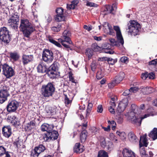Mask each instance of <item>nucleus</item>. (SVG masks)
Returning a JSON list of instances; mask_svg holds the SVG:
<instances>
[{
  "instance_id": "cd10ccee",
  "label": "nucleus",
  "mask_w": 157,
  "mask_h": 157,
  "mask_svg": "<svg viewBox=\"0 0 157 157\" xmlns=\"http://www.w3.org/2000/svg\"><path fill=\"white\" fill-rule=\"evenodd\" d=\"M149 137L154 140L157 139V128H154L148 135Z\"/></svg>"
},
{
  "instance_id": "39448f33",
  "label": "nucleus",
  "mask_w": 157,
  "mask_h": 157,
  "mask_svg": "<svg viewBox=\"0 0 157 157\" xmlns=\"http://www.w3.org/2000/svg\"><path fill=\"white\" fill-rule=\"evenodd\" d=\"M11 38L9 32L5 27L0 28V40L6 43H8L10 41Z\"/></svg>"
},
{
  "instance_id": "052dcab7",
  "label": "nucleus",
  "mask_w": 157,
  "mask_h": 157,
  "mask_svg": "<svg viewBox=\"0 0 157 157\" xmlns=\"http://www.w3.org/2000/svg\"><path fill=\"white\" fill-rule=\"evenodd\" d=\"M69 78L70 80L72 82L75 83V80L74 78L72 76V73L71 72L69 73Z\"/></svg>"
},
{
  "instance_id": "f704fd0d",
  "label": "nucleus",
  "mask_w": 157,
  "mask_h": 157,
  "mask_svg": "<svg viewBox=\"0 0 157 157\" xmlns=\"http://www.w3.org/2000/svg\"><path fill=\"white\" fill-rule=\"evenodd\" d=\"M34 148L40 154L45 150V147L42 144L39 145L38 146L35 147Z\"/></svg>"
},
{
  "instance_id": "5fc2aeb1",
  "label": "nucleus",
  "mask_w": 157,
  "mask_h": 157,
  "mask_svg": "<svg viewBox=\"0 0 157 157\" xmlns=\"http://www.w3.org/2000/svg\"><path fill=\"white\" fill-rule=\"evenodd\" d=\"M6 149L2 146H0V156H2L6 153Z\"/></svg>"
},
{
  "instance_id": "a878e982",
  "label": "nucleus",
  "mask_w": 157,
  "mask_h": 157,
  "mask_svg": "<svg viewBox=\"0 0 157 157\" xmlns=\"http://www.w3.org/2000/svg\"><path fill=\"white\" fill-rule=\"evenodd\" d=\"M124 74L123 72H120L114 78L117 84L120 83L124 77Z\"/></svg>"
},
{
  "instance_id": "423d86ee",
  "label": "nucleus",
  "mask_w": 157,
  "mask_h": 157,
  "mask_svg": "<svg viewBox=\"0 0 157 157\" xmlns=\"http://www.w3.org/2000/svg\"><path fill=\"white\" fill-rule=\"evenodd\" d=\"M42 57L43 60L47 63L52 62L54 58L52 52L47 49H44V50Z\"/></svg>"
},
{
  "instance_id": "f03ea898",
  "label": "nucleus",
  "mask_w": 157,
  "mask_h": 157,
  "mask_svg": "<svg viewBox=\"0 0 157 157\" xmlns=\"http://www.w3.org/2000/svg\"><path fill=\"white\" fill-rule=\"evenodd\" d=\"M55 90L53 85L49 82L47 85L42 86L41 88V94L44 97L48 98L52 96Z\"/></svg>"
},
{
  "instance_id": "4468645a",
  "label": "nucleus",
  "mask_w": 157,
  "mask_h": 157,
  "mask_svg": "<svg viewBox=\"0 0 157 157\" xmlns=\"http://www.w3.org/2000/svg\"><path fill=\"white\" fill-rule=\"evenodd\" d=\"M115 98H117V97L115 95H112L109 97V100H110L109 104L110 106L109 108V110L110 112L112 114H114L115 110L114 108L115 107Z\"/></svg>"
},
{
  "instance_id": "2f4dec72",
  "label": "nucleus",
  "mask_w": 157,
  "mask_h": 157,
  "mask_svg": "<svg viewBox=\"0 0 157 157\" xmlns=\"http://www.w3.org/2000/svg\"><path fill=\"white\" fill-rule=\"evenodd\" d=\"M87 136V132L86 131L83 130L82 132L80 135L81 141L83 143L85 141Z\"/></svg>"
},
{
  "instance_id": "b1692460",
  "label": "nucleus",
  "mask_w": 157,
  "mask_h": 157,
  "mask_svg": "<svg viewBox=\"0 0 157 157\" xmlns=\"http://www.w3.org/2000/svg\"><path fill=\"white\" fill-rule=\"evenodd\" d=\"M10 119L11 120V123L14 126L17 127L19 126L20 124V121L18 118L15 116H13L10 117Z\"/></svg>"
},
{
  "instance_id": "774afa93",
  "label": "nucleus",
  "mask_w": 157,
  "mask_h": 157,
  "mask_svg": "<svg viewBox=\"0 0 157 157\" xmlns=\"http://www.w3.org/2000/svg\"><path fill=\"white\" fill-rule=\"evenodd\" d=\"M78 3V0H74L71 2V3L74 5L75 7L77 5Z\"/></svg>"
},
{
  "instance_id": "f8f14e48",
  "label": "nucleus",
  "mask_w": 157,
  "mask_h": 157,
  "mask_svg": "<svg viewBox=\"0 0 157 157\" xmlns=\"http://www.w3.org/2000/svg\"><path fill=\"white\" fill-rule=\"evenodd\" d=\"M107 44H104L102 47L98 46L97 44H93L92 47L93 50L95 52H99L101 51L102 52L105 53H108V48L107 47Z\"/></svg>"
},
{
  "instance_id": "a18cd8bd",
  "label": "nucleus",
  "mask_w": 157,
  "mask_h": 157,
  "mask_svg": "<svg viewBox=\"0 0 157 157\" xmlns=\"http://www.w3.org/2000/svg\"><path fill=\"white\" fill-rule=\"evenodd\" d=\"M44 140L45 141H49L51 140L49 133L46 132L44 134L43 137Z\"/></svg>"
},
{
  "instance_id": "2eb2a0df",
  "label": "nucleus",
  "mask_w": 157,
  "mask_h": 157,
  "mask_svg": "<svg viewBox=\"0 0 157 157\" xmlns=\"http://www.w3.org/2000/svg\"><path fill=\"white\" fill-rule=\"evenodd\" d=\"M122 154L123 157H138L132 150L126 147L123 149Z\"/></svg>"
},
{
  "instance_id": "c85d7f7f",
  "label": "nucleus",
  "mask_w": 157,
  "mask_h": 157,
  "mask_svg": "<svg viewBox=\"0 0 157 157\" xmlns=\"http://www.w3.org/2000/svg\"><path fill=\"white\" fill-rule=\"evenodd\" d=\"M37 69L38 72L39 73H44L46 72L47 70L46 67L41 63L38 65Z\"/></svg>"
},
{
  "instance_id": "69168bd1",
  "label": "nucleus",
  "mask_w": 157,
  "mask_h": 157,
  "mask_svg": "<svg viewBox=\"0 0 157 157\" xmlns=\"http://www.w3.org/2000/svg\"><path fill=\"white\" fill-rule=\"evenodd\" d=\"M103 111L102 106L101 105H99L97 107V112L98 113H101Z\"/></svg>"
},
{
  "instance_id": "f257e3e1",
  "label": "nucleus",
  "mask_w": 157,
  "mask_h": 157,
  "mask_svg": "<svg viewBox=\"0 0 157 157\" xmlns=\"http://www.w3.org/2000/svg\"><path fill=\"white\" fill-rule=\"evenodd\" d=\"M19 28L24 36L29 37L30 34L34 31L35 29L33 25L27 19L21 20Z\"/></svg>"
},
{
  "instance_id": "6ab92c4d",
  "label": "nucleus",
  "mask_w": 157,
  "mask_h": 157,
  "mask_svg": "<svg viewBox=\"0 0 157 157\" xmlns=\"http://www.w3.org/2000/svg\"><path fill=\"white\" fill-rule=\"evenodd\" d=\"M2 133L6 137L9 138L12 133L11 128L10 126L4 127L2 128Z\"/></svg>"
},
{
  "instance_id": "ea45409f",
  "label": "nucleus",
  "mask_w": 157,
  "mask_h": 157,
  "mask_svg": "<svg viewBox=\"0 0 157 157\" xmlns=\"http://www.w3.org/2000/svg\"><path fill=\"white\" fill-rule=\"evenodd\" d=\"M110 42V45L112 46H118L119 44V42L116 40L115 39L113 38H110L109 39Z\"/></svg>"
},
{
  "instance_id": "680f3d73",
  "label": "nucleus",
  "mask_w": 157,
  "mask_h": 157,
  "mask_svg": "<svg viewBox=\"0 0 157 157\" xmlns=\"http://www.w3.org/2000/svg\"><path fill=\"white\" fill-rule=\"evenodd\" d=\"M86 5L87 6H89L91 7H97V5L93 2H88L86 3Z\"/></svg>"
},
{
  "instance_id": "f3484780",
  "label": "nucleus",
  "mask_w": 157,
  "mask_h": 157,
  "mask_svg": "<svg viewBox=\"0 0 157 157\" xmlns=\"http://www.w3.org/2000/svg\"><path fill=\"white\" fill-rule=\"evenodd\" d=\"M70 33L68 30H66L63 33L62 36V38L64 39L65 42L69 44H71L72 43L70 38Z\"/></svg>"
},
{
  "instance_id": "0e129e2a",
  "label": "nucleus",
  "mask_w": 157,
  "mask_h": 157,
  "mask_svg": "<svg viewBox=\"0 0 157 157\" xmlns=\"http://www.w3.org/2000/svg\"><path fill=\"white\" fill-rule=\"evenodd\" d=\"M91 67L92 71H94L96 68V64L94 62H93L92 63L91 65Z\"/></svg>"
},
{
  "instance_id": "7c9ffc66",
  "label": "nucleus",
  "mask_w": 157,
  "mask_h": 157,
  "mask_svg": "<svg viewBox=\"0 0 157 157\" xmlns=\"http://www.w3.org/2000/svg\"><path fill=\"white\" fill-rule=\"evenodd\" d=\"M49 133V136H50L51 140H56L58 136V133L57 132L52 130Z\"/></svg>"
},
{
  "instance_id": "4c0bfd02",
  "label": "nucleus",
  "mask_w": 157,
  "mask_h": 157,
  "mask_svg": "<svg viewBox=\"0 0 157 157\" xmlns=\"http://www.w3.org/2000/svg\"><path fill=\"white\" fill-rule=\"evenodd\" d=\"M108 153L103 150L100 151L98 153V157H108Z\"/></svg>"
},
{
  "instance_id": "4be33fe9",
  "label": "nucleus",
  "mask_w": 157,
  "mask_h": 157,
  "mask_svg": "<svg viewBox=\"0 0 157 157\" xmlns=\"http://www.w3.org/2000/svg\"><path fill=\"white\" fill-rule=\"evenodd\" d=\"M141 88L140 91L144 95H147L150 94L154 91V89L152 87H146Z\"/></svg>"
},
{
  "instance_id": "c03bdc74",
  "label": "nucleus",
  "mask_w": 157,
  "mask_h": 157,
  "mask_svg": "<svg viewBox=\"0 0 157 157\" xmlns=\"http://www.w3.org/2000/svg\"><path fill=\"white\" fill-rule=\"evenodd\" d=\"M67 8L68 9V10L66 11L67 13H70V10L71 9H74L75 8V7L73 5L72 3L71 4H67Z\"/></svg>"
},
{
  "instance_id": "79ce46f5",
  "label": "nucleus",
  "mask_w": 157,
  "mask_h": 157,
  "mask_svg": "<svg viewBox=\"0 0 157 157\" xmlns=\"http://www.w3.org/2000/svg\"><path fill=\"white\" fill-rule=\"evenodd\" d=\"M86 51V54L88 56L89 59H90L93 55V51L90 48L87 49Z\"/></svg>"
},
{
  "instance_id": "de8ad7c7",
  "label": "nucleus",
  "mask_w": 157,
  "mask_h": 157,
  "mask_svg": "<svg viewBox=\"0 0 157 157\" xmlns=\"http://www.w3.org/2000/svg\"><path fill=\"white\" fill-rule=\"evenodd\" d=\"M71 102V100H69L67 95H65V103L66 106H68Z\"/></svg>"
},
{
  "instance_id": "9b49d317",
  "label": "nucleus",
  "mask_w": 157,
  "mask_h": 157,
  "mask_svg": "<svg viewBox=\"0 0 157 157\" xmlns=\"http://www.w3.org/2000/svg\"><path fill=\"white\" fill-rule=\"evenodd\" d=\"M128 104V101L127 98L123 99L120 101L117 108V111L119 113L123 112L125 109Z\"/></svg>"
},
{
  "instance_id": "412c9836",
  "label": "nucleus",
  "mask_w": 157,
  "mask_h": 157,
  "mask_svg": "<svg viewBox=\"0 0 157 157\" xmlns=\"http://www.w3.org/2000/svg\"><path fill=\"white\" fill-rule=\"evenodd\" d=\"M53 128V125L49 124L46 123L43 124L41 127V129L42 131H46L47 133H49L51 131H52Z\"/></svg>"
},
{
  "instance_id": "4d7b16f0",
  "label": "nucleus",
  "mask_w": 157,
  "mask_h": 157,
  "mask_svg": "<svg viewBox=\"0 0 157 157\" xmlns=\"http://www.w3.org/2000/svg\"><path fill=\"white\" fill-rule=\"evenodd\" d=\"M148 73L147 72H145L144 73H142L141 75V78L144 79L145 80L148 77Z\"/></svg>"
},
{
  "instance_id": "9d476101",
  "label": "nucleus",
  "mask_w": 157,
  "mask_h": 157,
  "mask_svg": "<svg viewBox=\"0 0 157 157\" xmlns=\"http://www.w3.org/2000/svg\"><path fill=\"white\" fill-rule=\"evenodd\" d=\"M63 9L62 8H57L56 10V15L55 17V20L57 21H63L65 19V17L63 14Z\"/></svg>"
},
{
  "instance_id": "5701e85b",
  "label": "nucleus",
  "mask_w": 157,
  "mask_h": 157,
  "mask_svg": "<svg viewBox=\"0 0 157 157\" xmlns=\"http://www.w3.org/2000/svg\"><path fill=\"white\" fill-rule=\"evenodd\" d=\"M140 120V117H137L136 115L132 116L130 119L132 123L138 126H140L141 124V120Z\"/></svg>"
},
{
  "instance_id": "72a5a7b5",
  "label": "nucleus",
  "mask_w": 157,
  "mask_h": 157,
  "mask_svg": "<svg viewBox=\"0 0 157 157\" xmlns=\"http://www.w3.org/2000/svg\"><path fill=\"white\" fill-rule=\"evenodd\" d=\"M46 111L48 115L53 114L55 112V109L51 107L47 106L45 108Z\"/></svg>"
},
{
  "instance_id": "dca6fc26",
  "label": "nucleus",
  "mask_w": 157,
  "mask_h": 157,
  "mask_svg": "<svg viewBox=\"0 0 157 157\" xmlns=\"http://www.w3.org/2000/svg\"><path fill=\"white\" fill-rule=\"evenodd\" d=\"M33 55H27L24 54L22 56V62L24 65L28 64L33 60Z\"/></svg>"
},
{
  "instance_id": "a211bd4d",
  "label": "nucleus",
  "mask_w": 157,
  "mask_h": 157,
  "mask_svg": "<svg viewBox=\"0 0 157 157\" xmlns=\"http://www.w3.org/2000/svg\"><path fill=\"white\" fill-rule=\"evenodd\" d=\"M147 135L145 134L143 136H141L139 141V146L140 147L144 146L147 147L148 145V143L147 142Z\"/></svg>"
},
{
  "instance_id": "c9c22d12",
  "label": "nucleus",
  "mask_w": 157,
  "mask_h": 157,
  "mask_svg": "<svg viewBox=\"0 0 157 157\" xmlns=\"http://www.w3.org/2000/svg\"><path fill=\"white\" fill-rule=\"evenodd\" d=\"M59 64L56 62H54L53 64L49 68V69L56 71L58 69Z\"/></svg>"
},
{
  "instance_id": "c756f323",
  "label": "nucleus",
  "mask_w": 157,
  "mask_h": 157,
  "mask_svg": "<svg viewBox=\"0 0 157 157\" xmlns=\"http://www.w3.org/2000/svg\"><path fill=\"white\" fill-rule=\"evenodd\" d=\"M10 55L11 59L14 61H17L19 58V55L16 52H11L10 53Z\"/></svg>"
},
{
  "instance_id": "1a4fd4ad",
  "label": "nucleus",
  "mask_w": 157,
  "mask_h": 157,
  "mask_svg": "<svg viewBox=\"0 0 157 157\" xmlns=\"http://www.w3.org/2000/svg\"><path fill=\"white\" fill-rule=\"evenodd\" d=\"M19 20V17L17 15H14L11 17L8 20V25L12 28L15 29H17L18 25L17 23Z\"/></svg>"
},
{
  "instance_id": "0eeeda50",
  "label": "nucleus",
  "mask_w": 157,
  "mask_h": 157,
  "mask_svg": "<svg viewBox=\"0 0 157 157\" xmlns=\"http://www.w3.org/2000/svg\"><path fill=\"white\" fill-rule=\"evenodd\" d=\"M3 74L7 78L13 76L14 75V71L12 68L6 64L2 65Z\"/></svg>"
},
{
  "instance_id": "a19ab883",
  "label": "nucleus",
  "mask_w": 157,
  "mask_h": 157,
  "mask_svg": "<svg viewBox=\"0 0 157 157\" xmlns=\"http://www.w3.org/2000/svg\"><path fill=\"white\" fill-rule=\"evenodd\" d=\"M49 40L50 42L54 44L57 46L59 48H61L62 47L61 45L59 43H58V42L56 41L52 38H49Z\"/></svg>"
},
{
  "instance_id": "e433bc0d",
  "label": "nucleus",
  "mask_w": 157,
  "mask_h": 157,
  "mask_svg": "<svg viewBox=\"0 0 157 157\" xmlns=\"http://www.w3.org/2000/svg\"><path fill=\"white\" fill-rule=\"evenodd\" d=\"M62 28V25L59 24L57 26H53L52 27L51 29L52 31L55 32H58Z\"/></svg>"
},
{
  "instance_id": "7ed1b4c3",
  "label": "nucleus",
  "mask_w": 157,
  "mask_h": 157,
  "mask_svg": "<svg viewBox=\"0 0 157 157\" xmlns=\"http://www.w3.org/2000/svg\"><path fill=\"white\" fill-rule=\"evenodd\" d=\"M114 30L116 32V36L118 41L121 45H123L124 41L119 27L117 26H114L113 29L111 25L109 24V35L115 36V33Z\"/></svg>"
},
{
  "instance_id": "3c124183",
  "label": "nucleus",
  "mask_w": 157,
  "mask_h": 157,
  "mask_svg": "<svg viewBox=\"0 0 157 157\" xmlns=\"http://www.w3.org/2000/svg\"><path fill=\"white\" fill-rule=\"evenodd\" d=\"M121 62L123 63H127L128 62V58L126 56H123L120 59Z\"/></svg>"
},
{
  "instance_id": "aec40b11",
  "label": "nucleus",
  "mask_w": 157,
  "mask_h": 157,
  "mask_svg": "<svg viewBox=\"0 0 157 157\" xmlns=\"http://www.w3.org/2000/svg\"><path fill=\"white\" fill-rule=\"evenodd\" d=\"M84 150V146L79 143L75 144L74 147V151L77 153H81Z\"/></svg>"
},
{
  "instance_id": "bb28decb",
  "label": "nucleus",
  "mask_w": 157,
  "mask_h": 157,
  "mask_svg": "<svg viewBox=\"0 0 157 157\" xmlns=\"http://www.w3.org/2000/svg\"><path fill=\"white\" fill-rule=\"evenodd\" d=\"M129 140L132 142H135L137 141V138L133 132L131 131L129 132L128 135Z\"/></svg>"
},
{
  "instance_id": "ddd939ff",
  "label": "nucleus",
  "mask_w": 157,
  "mask_h": 157,
  "mask_svg": "<svg viewBox=\"0 0 157 157\" xmlns=\"http://www.w3.org/2000/svg\"><path fill=\"white\" fill-rule=\"evenodd\" d=\"M9 89H4L0 90V103H2L7 100V97L9 96L8 90Z\"/></svg>"
},
{
  "instance_id": "49530a36",
  "label": "nucleus",
  "mask_w": 157,
  "mask_h": 157,
  "mask_svg": "<svg viewBox=\"0 0 157 157\" xmlns=\"http://www.w3.org/2000/svg\"><path fill=\"white\" fill-rule=\"evenodd\" d=\"M117 84L114 79L111 81L110 83H109V88H113Z\"/></svg>"
},
{
  "instance_id": "09e8293b",
  "label": "nucleus",
  "mask_w": 157,
  "mask_h": 157,
  "mask_svg": "<svg viewBox=\"0 0 157 157\" xmlns=\"http://www.w3.org/2000/svg\"><path fill=\"white\" fill-rule=\"evenodd\" d=\"M109 124L112 125L111 126L112 129L113 130H114L115 129L116 127V124L114 121H109Z\"/></svg>"
},
{
  "instance_id": "20e7f679",
  "label": "nucleus",
  "mask_w": 157,
  "mask_h": 157,
  "mask_svg": "<svg viewBox=\"0 0 157 157\" xmlns=\"http://www.w3.org/2000/svg\"><path fill=\"white\" fill-rule=\"evenodd\" d=\"M130 25H128V32L131 35L135 36L139 34L140 25L134 20L130 21Z\"/></svg>"
},
{
  "instance_id": "393cba45",
  "label": "nucleus",
  "mask_w": 157,
  "mask_h": 157,
  "mask_svg": "<svg viewBox=\"0 0 157 157\" xmlns=\"http://www.w3.org/2000/svg\"><path fill=\"white\" fill-rule=\"evenodd\" d=\"M117 9V6L116 3L113 4L111 6L109 5V14H111L114 16L116 14Z\"/></svg>"
},
{
  "instance_id": "338daca9",
  "label": "nucleus",
  "mask_w": 157,
  "mask_h": 157,
  "mask_svg": "<svg viewBox=\"0 0 157 157\" xmlns=\"http://www.w3.org/2000/svg\"><path fill=\"white\" fill-rule=\"evenodd\" d=\"M62 45L64 46L65 48H67V50L69 51V49L71 50V49L70 48L69 45H67V44H65L64 42L62 43Z\"/></svg>"
},
{
  "instance_id": "bf43d9fd",
  "label": "nucleus",
  "mask_w": 157,
  "mask_h": 157,
  "mask_svg": "<svg viewBox=\"0 0 157 157\" xmlns=\"http://www.w3.org/2000/svg\"><path fill=\"white\" fill-rule=\"evenodd\" d=\"M84 29L86 30H87L88 31H90L92 29V26L90 25L87 26L86 25H84L83 27Z\"/></svg>"
},
{
  "instance_id": "6e6552de",
  "label": "nucleus",
  "mask_w": 157,
  "mask_h": 157,
  "mask_svg": "<svg viewBox=\"0 0 157 157\" xmlns=\"http://www.w3.org/2000/svg\"><path fill=\"white\" fill-rule=\"evenodd\" d=\"M19 103L15 100L9 101L7 106V111L9 112H15L19 106Z\"/></svg>"
},
{
  "instance_id": "473e14b6",
  "label": "nucleus",
  "mask_w": 157,
  "mask_h": 157,
  "mask_svg": "<svg viewBox=\"0 0 157 157\" xmlns=\"http://www.w3.org/2000/svg\"><path fill=\"white\" fill-rule=\"evenodd\" d=\"M48 75L51 78H54L56 77L57 75V71H56L49 69L48 72Z\"/></svg>"
},
{
  "instance_id": "e2e57ef3",
  "label": "nucleus",
  "mask_w": 157,
  "mask_h": 157,
  "mask_svg": "<svg viewBox=\"0 0 157 157\" xmlns=\"http://www.w3.org/2000/svg\"><path fill=\"white\" fill-rule=\"evenodd\" d=\"M130 92L129 89L126 90L123 93V95L124 96H128L130 94Z\"/></svg>"
},
{
  "instance_id": "58836bf2",
  "label": "nucleus",
  "mask_w": 157,
  "mask_h": 157,
  "mask_svg": "<svg viewBox=\"0 0 157 157\" xmlns=\"http://www.w3.org/2000/svg\"><path fill=\"white\" fill-rule=\"evenodd\" d=\"M93 107V104L91 103H89L88 104L87 109L86 111V117H88L91 110L92 107Z\"/></svg>"
},
{
  "instance_id": "603ef678",
  "label": "nucleus",
  "mask_w": 157,
  "mask_h": 157,
  "mask_svg": "<svg viewBox=\"0 0 157 157\" xmlns=\"http://www.w3.org/2000/svg\"><path fill=\"white\" fill-rule=\"evenodd\" d=\"M101 146L102 147H105L106 146V142L105 139L104 137H101L100 140Z\"/></svg>"
},
{
  "instance_id": "6e6d98bb",
  "label": "nucleus",
  "mask_w": 157,
  "mask_h": 157,
  "mask_svg": "<svg viewBox=\"0 0 157 157\" xmlns=\"http://www.w3.org/2000/svg\"><path fill=\"white\" fill-rule=\"evenodd\" d=\"M130 92L136 93L139 90V88L137 87H132L129 89Z\"/></svg>"
},
{
  "instance_id": "864d4df0",
  "label": "nucleus",
  "mask_w": 157,
  "mask_h": 157,
  "mask_svg": "<svg viewBox=\"0 0 157 157\" xmlns=\"http://www.w3.org/2000/svg\"><path fill=\"white\" fill-rule=\"evenodd\" d=\"M103 29L104 32L107 33H108L107 28H108V22H105L103 24Z\"/></svg>"
},
{
  "instance_id": "37998d69",
  "label": "nucleus",
  "mask_w": 157,
  "mask_h": 157,
  "mask_svg": "<svg viewBox=\"0 0 157 157\" xmlns=\"http://www.w3.org/2000/svg\"><path fill=\"white\" fill-rule=\"evenodd\" d=\"M39 153L35 149L32 151L31 154V157H38Z\"/></svg>"
},
{
  "instance_id": "8fccbe9b",
  "label": "nucleus",
  "mask_w": 157,
  "mask_h": 157,
  "mask_svg": "<svg viewBox=\"0 0 157 157\" xmlns=\"http://www.w3.org/2000/svg\"><path fill=\"white\" fill-rule=\"evenodd\" d=\"M110 61V63L109 62V64H111L112 65H114L117 61V59H113L111 57H109V62Z\"/></svg>"
},
{
  "instance_id": "13d9d810",
  "label": "nucleus",
  "mask_w": 157,
  "mask_h": 157,
  "mask_svg": "<svg viewBox=\"0 0 157 157\" xmlns=\"http://www.w3.org/2000/svg\"><path fill=\"white\" fill-rule=\"evenodd\" d=\"M148 77L150 79H153L155 78V75L154 72L148 73Z\"/></svg>"
}]
</instances>
